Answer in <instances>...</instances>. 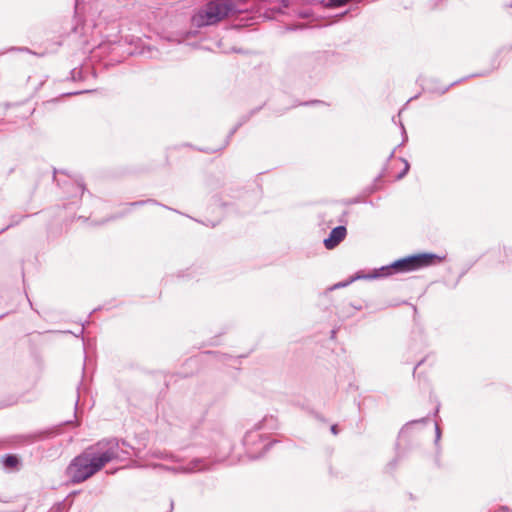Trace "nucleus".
I'll list each match as a JSON object with an SVG mask.
<instances>
[{
    "mask_svg": "<svg viewBox=\"0 0 512 512\" xmlns=\"http://www.w3.org/2000/svg\"><path fill=\"white\" fill-rule=\"evenodd\" d=\"M269 420H271V421H272V420H273V418H272V417H270V418L265 417V418L263 419V421H262V422H260L259 424H257V426H256V430H260V429L264 428V423H266V422H267V421H269Z\"/></svg>",
    "mask_w": 512,
    "mask_h": 512,
    "instance_id": "nucleus-20",
    "label": "nucleus"
},
{
    "mask_svg": "<svg viewBox=\"0 0 512 512\" xmlns=\"http://www.w3.org/2000/svg\"><path fill=\"white\" fill-rule=\"evenodd\" d=\"M2 463L5 468L13 469L18 466L19 459L16 455L13 454H7L3 457Z\"/></svg>",
    "mask_w": 512,
    "mask_h": 512,
    "instance_id": "nucleus-8",
    "label": "nucleus"
},
{
    "mask_svg": "<svg viewBox=\"0 0 512 512\" xmlns=\"http://www.w3.org/2000/svg\"><path fill=\"white\" fill-rule=\"evenodd\" d=\"M246 2L247 0H208L192 16V24L197 28L215 25L225 18L245 12Z\"/></svg>",
    "mask_w": 512,
    "mask_h": 512,
    "instance_id": "nucleus-2",
    "label": "nucleus"
},
{
    "mask_svg": "<svg viewBox=\"0 0 512 512\" xmlns=\"http://www.w3.org/2000/svg\"><path fill=\"white\" fill-rule=\"evenodd\" d=\"M75 182H76L78 189L83 193L85 190V184L82 181V179H77V180H75Z\"/></svg>",
    "mask_w": 512,
    "mask_h": 512,
    "instance_id": "nucleus-16",
    "label": "nucleus"
},
{
    "mask_svg": "<svg viewBox=\"0 0 512 512\" xmlns=\"http://www.w3.org/2000/svg\"><path fill=\"white\" fill-rule=\"evenodd\" d=\"M488 73L489 72H481V73L474 74L473 76H484V75H486Z\"/></svg>",
    "mask_w": 512,
    "mask_h": 512,
    "instance_id": "nucleus-29",
    "label": "nucleus"
},
{
    "mask_svg": "<svg viewBox=\"0 0 512 512\" xmlns=\"http://www.w3.org/2000/svg\"><path fill=\"white\" fill-rule=\"evenodd\" d=\"M460 81H455V82H452L450 85H448L447 87L443 88V89H440V90H437V92H439L440 94H444L446 93L450 87L454 86L455 84L459 83Z\"/></svg>",
    "mask_w": 512,
    "mask_h": 512,
    "instance_id": "nucleus-19",
    "label": "nucleus"
},
{
    "mask_svg": "<svg viewBox=\"0 0 512 512\" xmlns=\"http://www.w3.org/2000/svg\"><path fill=\"white\" fill-rule=\"evenodd\" d=\"M17 50H20V51H27V52H29V49H28V48H18Z\"/></svg>",
    "mask_w": 512,
    "mask_h": 512,
    "instance_id": "nucleus-30",
    "label": "nucleus"
},
{
    "mask_svg": "<svg viewBox=\"0 0 512 512\" xmlns=\"http://www.w3.org/2000/svg\"><path fill=\"white\" fill-rule=\"evenodd\" d=\"M32 437V441H34L35 439H37V436H31Z\"/></svg>",
    "mask_w": 512,
    "mask_h": 512,
    "instance_id": "nucleus-32",
    "label": "nucleus"
},
{
    "mask_svg": "<svg viewBox=\"0 0 512 512\" xmlns=\"http://www.w3.org/2000/svg\"><path fill=\"white\" fill-rule=\"evenodd\" d=\"M261 109V107H258V108H255V109H252L251 111H249L247 114L243 115L240 117L239 121L237 122V125L239 127H241L242 125H244L246 122H248L250 120V118L255 115L259 110Z\"/></svg>",
    "mask_w": 512,
    "mask_h": 512,
    "instance_id": "nucleus-11",
    "label": "nucleus"
},
{
    "mask_svg": "<svg viewBox=\"0 0 512 512\" xmlns=\"http://www.w3.org/2000/svg\"><path fill=\"white\" fill-rule=\"evenodd\" d=\"M393 156H394V151H392L391 154L389 155V159H391Z\"/></svg>",
    "mask_w": 512,
    "mask_h": 512,
    "instance_id": "nucleus-31",
    "label": "nucleus"
},
{
    "mask_svg": "<svg viewBox=\"0 0 512 512\" xmlns=\"http://www.w3.org/2000/svg\"><path fill=\"white\" fill-rule=\"evenodd\" d=\"M274 443H275V441H270V442L264 444V446H263L264 452H266Z\"/></svg>",
    "mask_w": 512,
    "mask_h": 512,
    "instance_id": "nucleus-24",
    "label": "nucleus"
},
{
    "mask_svg": "<svg viewBox=\"0 0 512 512\" xmlns=\"http://www.w3.org/2000/svg\"><path fill=\"white\" fill-rule=\"evenodd\" d=\"M355 277H356V274L354 276H352L347 281H343V282H339V283L335 284L330 289L333 290V289H337V288L346 287V286H348L349 284H351L352 282H354L356 280H367L366 278H355Z\"/></svg>",
    "mask_w": 512,
    "mask_h": 512,
    "instance_id": "nucleus-12",
    "label": "nucleus"
},
{
    "mask_svg": "<svg viewBox=\"0 0 512 512\" xmlns=\"http://www.w3.org/2000/svg\"><path fill=\"white\" fill-rule=\"evenodd\" d=\"M404 163V169L397 175V180L402 179L409 171L410 165L406 159H401Z\"/></svg>",
    "mask_w": 512,
    "mask_h": 512,
    "instance_id": "nucleus-13",
    "label": "nucleus"
},
{
    "mask_svg": "<svg viewBox=\"0 0 512 512\" xmlns=\"http://www.w3.org/2000/svg\"><path fill=\"white\" fill-rule=\"evenodd\" d=\"M145 204H153V205H160V206H162V204H160L158 201H156L154 199L139 200V201L131 202L128 205L130 207H140V206H143ZM163 207L166 208V209H170L169 207H167L165 205H163Z\"/></svg>",
    "mask_w": 512,
    "mask_h": 512,
    "instance_id": "nucleus-10",
    "label": "nucleus"
},
{
    "mask_svg": "<svg viewBox=\"0 0 512 512\" xmlns=\"http://www.w3.org/2000/svg\"><path fill=\"white\" fill-rule=\"evenodd\" d=\"M330 430L334 435H337L339 433V429L336 424L332 425Z\"/></svg>",
    "mask_w": 512,
    "mask_h": 512,
    "instance_id": "nucleus-23",
    "label": "nucleus"
},
{
    "mask_svg": "<svg viewBox=\"0 0 512 512\" xmlns=\"http://www.w3.org/2000/svg\"><path fill=\"white\" fill-rule=\"evenodd\" d=\"M14 224H15V222H12V223H10L9 225H7L5 228H2V229L0 230V233L4 232V231H5V230H7L8 228L12 227Z\"/></svg>",
    "mask_w": 512,
    "mask_h": 512,
    "instance_id": "nucleus-26",
    "label": "nucleus"
},
{
    "mask_svg": "<svg viewBox=\"0 0 512 512\" xmlns=\"http://www.w3.org/2000/svg\"><path fill=\"white\" fill-rule=\"evenodd\" d=\"M129 212H130V211H129V210H127V211H125V212H123V213H120V214H118V215L111 216V217H109L108 219H106L105 221H103L102 223H105V222H107V221H110V220H114V219H117V218L123 217L125 214H127V213H129Z\"/></svg>",
    "mask_w": 512,
    "mask_h": 512,
    "instance_id": "nucleus-17",
    "label": "nucleus"
},
{
    "mask_svg": "<svg viewBox=\"0 0 512 512\" xmlns=\"http://www.w3.org/2000/svg\"><path fill=\"white\" fill-rule=\"evenodd\" d=\"M401 128L403 130L404 141H405V140H407V135H406V132H405V129H404V125L401 124Z\"/></svg>",
    "mask_w": 512,
    "mask_h": 512,
    "instance_id": "nucleus-28",
    "label": "nucleus"
},
{
    "mask_svg": "<svg viewBox=\"0 0 512 512\" xmlns=\"http://www.w3.org/2000/svg\"><path fill=\"white\" fill-rule=\"evenodd\" d=\"M280 5L283 7V8H288L289 5H290V0H277Z\"/></svg>",
    "mask_w": 512,
    "mask_h": 512,
    "instance_id": "nucleus-21",
    "label": "nucleus"
},
{
    "mask_svg": "<svg viewBox=\"0 0 512 512\" xmlns=\"http://www.w3.org/2000/svg\"><path fill=\"white\" fill-rule=\"evenodd\" d=\"M206 469H208V466L205 460L202 458H195L192 461H190L188 465L184 468V472L194 473L204 471Z\"/></svg>",
    "mask_w": 512,
    "mask_h": 512,
    "instance_id": "nucleus-6",
    "label": "nucleus"
},
{
    "mask_svg": "<svg viewBox=\"0 0 512 512\" xmlns=\"http://www.w3.org/2000/svg\"><path fill=\"white\" fill-rule=\"evenodd\" d=\"M444 259L445 256H439L431 252L410 255L399 259L400 271L401 273L415 271L441 263Z\"/></svg>",
    "mask_w": 512,
    "mask_h": 512,
    "instance_id": "nucleus-3",
    "label": "nucleus"
},
{
    "mask_svg": "<svg viewBox=\"0 0 512 512\" xmlns=\"http://www.w3.org/2000/svg\"><path fill=\"white\" fill-rule=\"evenodd\" d=\"M397 462H398V456H397L395 459H393V460L388 464V467H389L390 469H394V468L396 467V465H397Z\"/></svg>",
    "mask_w": 512,
    "mask_h": 512,
    "instance_id": "nucleus-22",
    "label": "nucleus"
},
{
    "mask_svg": "<svg viewBox=\"0 0 512 512\" xmlns=\"http://www.w3.org/2000/svg\"><path fill=\"white\" fill-rule=\"evenodd\" d=\"M261 439L262 436L258 434L257 431H248L243 438V444L247 448V451L251 452L252 446L256 443L257 440Z\"/></svg>",
    "mask_w": 512,
    "mask_h": 512,
    "instance_id": "nucleus-7",
    "label": "nucleus"
},
{
    "mask_svg": "<svg viewBox=\"0 0 512 512\" xmlns=\"http://www.w3.org/2000/svg\"><path fill=\"white\" fill-rule=\"evenodd\" d=\"M426 422V418H421V419H418V420H412L408 423H406L402 429L400 430L399 432V437H402L404 435H406L410 428L413 426V425H416V424H419V423H425Z\"/></svg>",
    "mask_w": 512,
    "mask_h": 512,
    "instance_id": "nucleus-9",
    "label": "nucleus"
},
{
    "mask_svg": "<svg viewBox=\"0 0 512 512\" xmlns=\"http://www.w3.org/2000/svg\"><path fill=\"white\" fill-rule=\"evenodd\" d=\"M399 273H401V271H400V262L398 259L391 264L382 266L380 268L373 269L369 273H365L364 271H358L356 273L355 278H366L367 280H374V279L385 278V277L391 276L393 274H399Z\"/></svg>",
    "mask_w": 512,
    "mask_h": 512,
    "instance_id": "nucleus-4",
    "label": "nucleus"
},
{
    "mask_svg": "<svg viewBox=\"0 0 512 512\" xmlns=\"http://www.w3.org/2000/svg\"><path fill=\"white\" fill-rule=\"evenodd\" d=\"M86 92H89L88 90L86 91H76V92H70V93H66L65 95H78V94H81V93H86Z\"/></svg>",
    "mask_w": 512,
    "mask_h": 512,
    "instance_id": "nucleus-25",
    "label": "nucleus"
},
{
    "mask_svg": "<svg viewBox=\"0 0 512 512\" xmlns=\"http://www.w3.org/2000/svg\"><path fill=\"white\" fill-rule=\"evenodd\" d=\"M441 437V430L439 426L436 424L435 426V442L438 443Z\"/></svg>",
    "mask_w": 512,
    "mask_h": 512,
    "instance_id": "nucleus-18",
    "label": "nucleus"
},
{
    "mask_svg": "<svg viewBox=\"0 0 512 512\" xmlns=\"http://www.w3.org/2000/svg\"><path fill=\"white\" fill-rule=\"evenodd\" d=\"M424 362V360H421L417 363V365L414 367L413 374H415L416 369Z\"/></svg>",
    "mask_w": 512,
    "mask_h": 512,
    "instance_id": "nucleus-27",
    "label": "nucleus"
},
{
    "mask_svg": "<svg viewBox=\"0 0 512 512\" xmlns=\"http://www.w3.org/2000/svg\"><path fill=\"white\" fill-rule=\"evenodd\" d=\"M346 235L347 229L345 226L340 225L333 228L323 241L325 248L328 250L336 248L345 239Z\"/></svg>",
    "mask_w": 512,
    "mask_h": 512,
    "instance_id": "nucleus-5",
    "label": "nucleus"
},
{
    "mask_svg": "<svg viewBox=\"0 0 512 512\" xmlns=\"http://www.w3.org/2000/svg\"><path fill=\"white\" fill-rule=\"evenodd\" d=\"M81 70H78V69H72L71 72H70V78L71 80L73 81H76V80H80L81 79Z\"/></svg>",
    "mask_w": 512,
    "mask_h": 512,
    "instance_id": "nucleus-14",
    "label": "nucleus"
},
{
    "mask_svg": "<svg viewBox=\"0 0 512 512\" xmlns=\"http://www.w3.org/2000/svg\"><path fill=\"white\" fill-rule=\"evenodd\" d=\"M119 457V440L111 438L99 441L95 447L88 448L71 461L67 467V475L72 483L80 484Z\"/></svg>",
    "mask_w": 512,
    "mask_h": 512,
    "instance_id": "nucleus-1",
    "label": "nucleus"
},
{
    "mask_svg": "<svg viewBox=\"0 0 512 512\" xmlns=\"http://www.w3.org/2000/svg\"><path fill=\"white\" fill-rule=\"evenodd\" d=\"M240 127L236 124L228 133L227 135V138L225 140V146H227L229 144V141L231 139V137L236 133V131L239 129Z\"/></svg>",
    "mask_w": 512,
    "mask_h": 512,
    "instance_id": "nucleus-15",
    "label": "nucleus"
}]
</instances>
